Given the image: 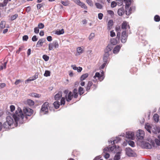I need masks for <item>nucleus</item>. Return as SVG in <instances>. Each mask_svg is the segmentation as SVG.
I'll return each instance as SVG.
<instances>
[{
	"label": "nucleus",
	"mask_w": 160,
	"mask_h": 160,
	"mask_svg": "<svg viewBox=\"0 0 160 160\" xmlns=\"http://www.w3.org/2000/svg\"><path fill=\"white\" fill-rule=\"evenodd\" d=\"M126 137L129 139L133 140L134 138V135L133 132H126Z\"/></svg>",
	"instance_id": "10"
},
{
	"label": "nucleus",
	"mask_w": 160,
	"mask_h": 160,
	"mask_svg": "<svg viewBox=\"0 0 160 160\" xmlns=\"http://www.w3.org/2000/svg\"><path fill=\"white\" fill-rule=\"evenodd\" d=\"M78 92L80 95H81L84 93V91L82 88L80 87L79 88Z\"/></svg>",
	"instance_id": "36"
},
{
	"label": "nucleus",
	"mask_w": 160,
	"mask_h": 160,
	"mask_svg": "<svg viewBox=\"0 0 160 160\" xmlns=\"http://www.w3.org/2000/svg\"><path fill=\"white\" fill-rule=\"evenodd\" d=\"M28 38V36L27 35H24L23 36L22 39L23 41H27Z\"/></svg>",
	"instance_id": "61"
},
{
	"label": "nucleus",
	"mask_w": 160,
	"mask_h": 160,
	"mask_svg": "<svg viewBox=\"0 0 160 160\" xmlns=\"http://www.w3.org/2000/svg\"><path fill=\"white\" fill-rule=\"evenodd\" d=\"M103 17V14L102 13H100L98 14V18L100 20H101L102 19Z\"/></svg>",
	"instance_id": "54"
},
{
	"label": "nucleus",
	"mask_w": 160,
	"mask_h": 160,
	"mask_svg": "<svg viewBox=\"0 0 160 160\" xmlns=\"http://www.w3.org/2000/svg\"><path fill=\"white\" fill-rule=\"evenodd\" d=\"M22 82V80L20 79H17L15 82L14 84L16 85H17L19 84L20 82Z\"/></svg>",
	"instance_id": "62"
},
{
	"label": "nucleus",
	"mask_w": 160,
	"mask_h": 160,
	"mask_svg": "<svg viewBox=\"0 0 160 160\" xmlns=\"http://www.w3.org/2000/svg\"><path fill=\"white\" fill-rule=\"evenodd\" d=\"M38 39V38H37V36L36 35L34 36L32 38V40L34 42L36 41Z\"/></svg>",
	"instance_id": "63"
},
{
	"label": "nucleus",
	"mask_w": 160,
	"mask_h": 160,
	"mask_svg": "<svg viewBox=\"0 0 160 160\" xmlns=\"http://www.w3.org/2000/svg\"><path fill=\"white\" fill-rule=\"evenodd\" d=\"M111 152V151H110V150H109V148H108V147H105L103 149V153H105V152Z\"/></svg>",
	"instance_id": "44"
},
{
	"label": "nucleus",
	"mask_w": 160,
	"mask_h": 160,
	"mask_svg": "<svg viewBox=\"0 0 160 160\" xmlns=\"http://www.w3.org/2000/svg\"><path fill=\"white\" fill-rule=\"evenodd\" d=\"M92 85V82L91 81H89L86 87V90L88 91L90 89Z\"/></svg>",
	"instance_id": "25"
},
{
	"label": "nucleus",
	"mask_w": 160,
	"mask_h": 160,
	"mask_svg": "<svg viewBox=\"0 0 160 160\" xmlns=\"http://www.w3.org/2000/svg\"><path fill=\"white\" fill-rule=\"evenodd\" d=\"M59 47V44L57 41H54L52 43L49 44V50L53 49H56Z\"/></svg>",
	"instance_id": "4"
},
{
	"label": "nucleus",
	"mask_w": 160,
	"mask_h": 160,
	"mask_svg": "<svg viewBox=\"0 0 160 160\" xmlns=\"http://www.w3.org/2000/svg\"><path fill=\"white\" fill-rule=\"evenodd\" d=\"M62 92H59L58 93L56 94L54 96L55 100L56 101L59 100L62 97Z\"/></svg>",
	"instance_id": "14"
},
{
	"label": "nucleus",
	"mask_w": 160,
	"mask_h": 160,
	"mask_svg": "<svg viewBox=\"0 0 160 160\" xmlns=\"http://www.w3.org/2000/svg\"><path fill=\"white\" fill-rule=\"evenodd\" d=\"M10 111L11 112H13L15 109V107L14 106L12 105L10 106Z\"/></svg>",
	"instance_id": "60"
},
{
	"label": "nucleus",
	"mask_w": 160,
	"mask_h": 160,
	"mask_svg": "<svg viewBox=\"0 0 160 160\" xmlns=\"http://www.w3.org/2000/svg\"><path fill=\"white\" fill-rule=\"evenodd\" d=\"M117 5V3L114 1L112 2L111 3V7L112 8H114Z\"/></svg>",
	"instance_id": "53"
},
{
	"label": "nucleus",
	"mask_w": 160,
	"mask_h": 160,
	"mask_svg": "<svg viewBox=\"0 0 160 160\" xmlns=\"http://www.w3.org/2000/svg\"><path fill=\"white\" fill-rule=\"evenodd\" d=\"M73 97L75 98H77L78 96V93L77 92V90L76 88H75L73 91Z\"/></svg>",
	"instance_id": "30"
},
{
	"label": "nucleus",
	"mask_w": 160,
	"mask_h": 160,
	"mask_svg": "<svg viewBox=\"0 0 160 160\" xmlns=\"http://www.w3.org/2000/svg\"><path fill=\"white\" fill-rule=\"evenodd\" d=\"M104 63L101 65V66L100 67V68L102 69H103L105 67L106 64L108 63V62H103Z\"/></svg>",
	"instance_id": "56"
},
{
	"label": "nucleus",
	"mask_w": 160,
	"mask_h": 160,
	"mask_svg": "<svg viewBox=\"0 0 160 160\" xmlns=\"http://www.w3.org/2000/svg\"><path fill=\"white\" fill-rule=\"evenodd\" d=\"M18 17V15L17 14H15L13 15L11 17V19L12 20H13L16 18Z\"/></svg>",
	"instance_id": "49"
},
{
	"label": "nucleus",
	"mask_w": 160,
	"mask_h": 160,
	"mask_svg": "<svg viewBox=\"0 0 160 160\" xmlns=\"http://www.w3.org/2000/svg\"><path fill=\"white\" fill-rule=\"evenodd\" d=\"M49 106V103L48 102H44L42 105L41 110L42 112H45V114H47L48 112V107Z\"/></svg>",
	"instance_id": "6"
},
{
	"label": "nucleus",
	"mask_w": 160,
	"mask_h": 160,
	"mask_svg": "<svg viewBox=\"0 0 160 160\" xmlns=\"http://www.w3.org/2000/svg\"><path fill=\"white\" fill-rule=\"evenodd\" d=\"M118 42H119V41H118V40H117V39L112 38L111 40V44L113 45L116 44L118 43Z\"/></svg>",
	"instance_id": "28"
},
{
	"label": "nucleus",
	"mask_w": 160,
	"mask_h": 160,
	"mask_svg": "<svg viewBox=\"0 0 160 160\" xmlns=\"http://www.w3.org/2000/svg\"><path fill=\"white\" fill-rule=\"evenodd\" d=\"M5 21H2L1 22L0 26L2 28H4L5 27Z\"/></svg>",
	"instance_id": "40"
},
{
	"label": "nucleus",
	"mask_w": 160,
	"mask_h": 160,
	"mask_svg": "<svg viewBox=\"0 0 160 160\" xmlns=\"http://www.w3.org/2000/svg\"><path fill=\"white\" fill-rule=\"evenodd\" d=\"M31 96L32 97H34L35 98H39L41 97V95L34 93H31Z\"/></svg>",
	"instance_id": "35"
},
{
	"label": "nucleus",
	"mask_w": 160,
	"mask_h": 160,
	"mask_svg": "<svg viewBox=\"0 0 160 160\" xmlns=\"http://www.w3.org/2000/svg\"><path fill=\"white\" fill-rule=\"evenodd\" d=\"M95 36V34L94 33H91L89 36V39L91 40Z\"/></svg>",
	"instance_id": "58"
},
{
	"label": "nucleus",
	"mask_w": 160,
	"mask_h": 160,
	"mask_svg": "<svg viewBox=\"0 0 160 160\" xmlns=\"http://www.w3.org/2000/svg\"><path fill=\"white\" fill-rule=\"evenodd\" d=\"M113 24V22L112 20H110L109 21L107 24V28L110 30L111 29L112 26Z\"/></svg>",
	"instance_id": "16"
},
{
	"label": "nucleus",
	"mask_w": 160,
	"mask_h": 160,
	"mask_svg": "<svg viewBox=\"0 0 160 160\" xmlns=\"http://www.w3.org/2000/svg\"><path fill=\"white\" fill-rule=\"evenodd\" d=\"M86 2L90 6L93 5V2L91 0H86Z\"/></svg>",
	"instance_id": "50"
},
{
	"label": "nucleus",
	"mask_w": 160,
	"mask_h": 160,
	"mask_svg": "<svg viewBox=\"0 0 160 160\" xmlns=\"http://www.w3.org/2000/svg\"><path fill=\"white\" fill-rule=\"evenodd\" d=\"M76 52H74V53L76 56H78L80 55L83 52V51H75Z\"/></svg>",
	"instance_id": "42"
},
{
	"label": "nucleus",
	"mask_w": 160,
	"mask_h": 160,
	"mask_svg": "<svg viewBox=\"0 0 160 160\" xmlns=\"http://www.w3.org/2000/svg\"><path fill=\"white\" fill-rule=\"evenodd\" d=\"M121 140V138L118 137H116L115 138H112V140L108 141V142L109 144H114L115 143H118Z\"/></svg>",
	"instance_id": "9"
},
{
	"label": "nucleus",
	"mask_w": 160,
	"mask_h": 160,
	"mask_svg": "<svg viewBox=\"0 0 160 160\" xmlns=\"http://www.w3.org/2000/svg\"><path fill=\"white\" fill-rule=\"evenodd\" d=\"M125 12L124 9L123 8H121L118 9V13L119 16H122Z\"/></svg>",
	"instance_id": "20"
},
{
	"label": "nucleus",
	"mask_w": 160,
	"mask_h": 160,
	"mask_svg": "<svg viewBox=\"0 0 160 160\" xmlns=\"http://www.w3.org/2000/svg\"><path fill=\"white\" fill-rule=\"evenodd\" d=\"M121 46L120 45L116 46L114 48L113 50H120L121 49Z\"/></svg>",
	"instance_id": "52"
},
{
	"label": "nucleus",
	"mask_w": 160,
	"mask_h": 160,
	"mask_svg": "<svg viewBox=\"0 0 160 160\" xmlns=\"http://www.w3.org/2000/svg\"><path fill=\"white\" fill-rule=\"evenodd\" d=\"M127 27H128L129 28H130V26L129 25H128L127 22L124 21L122 24V29H126Z\"/></svg>",
	"instance_id": "21"
},
{
	"label": "nucleus",
	"mask_w": 160,
	"mask_h": 160,
	"mask_svg": "<svg viewBox=\"0 0 160 160\" xmlns=\"http://www.w3.org/2000/svg\"><path fill=\"white\" fill-rule=\"evenodd\" d=\"M129 7L126 6V15H128L132 13V10L134 11L135 10V6L132 7V8H129Z\"/></svg>",
	"instance_id": "12"
},
{
	"label": "nucleus",
	"mask_w": 160,
	"mask_h": 160,
	"mask_svg": "<svg viewBox=\"0 0 160 160\" xmlns=\"http://www.w3.org/2000/svg\"><path fill=\"white\" fill-rule=\"evenodd\" d=\"M97 77L98 78V79L100 81H102L104 78L103 75L102 74H100V73L98 72L96 73L95 75L94 76L93 78L95 79Z\"/></svg>",
	"instance_id": "11"
},
{
	"label": "nucleus",
	"mask_w": 160,
	"mask_h": 160,
	"mask_svg": "<svg viewBox=\"0 0 160 160\" xmlns=\"http://www.w3.org/2000/svg\"><path fill=\"white\" fill-rule=\"evenodd\" d=\"M50 75V72L49 71H46L44 74V75L45 77L49 76Z\"/></svg>",
	"instance_id": "43"
},
{
	"label": "nucleus",
	"mask_w": 160,
	"mask_h": 160,
	"mask_svg": "<svg viewBox=\"0 0 160 160\" xmlns=\"http://www.w3.org/2000/svg\"><path fill=\"white\" fill-rule=\"evenodd\" d=\"M153 118L155 121L156 122H158L159 121V116L157 114H155L153 116Z\"/></svg>",
	"instance_id": "34"
},
{
	"label": "nucleus",
	"mask_w": 160,
	"mask_h": 160,
	"mask_svg": "<svg viewBox=\"0 0 160 160\" xmlns=\"http://www.w3.org/2000/svg\"><path fill=\"white\" fill-rule=\"evenodd\" d=\"M144 136V131L142 130H139L136 132V136L138 140H142Z\"/></svg>",
	"instance_id": "3"
},
{
	"label": "nucleus",
	"mask_w": 160,
	"mask_h": 160,
	"mask_svg": "<svg viewBox=\"0 0 160 160\" xmlns=\"http://www.w3.org/2000/svg\"><path fill=\"white\" fill-rule=\"evenodd\" d=\"M126 1V6L129 7L130 5L133 2V0H124Z\"/></svg>",
	"instance_id": "24"
},
{
	"label": "nucleus",
	"mask_w": 160,
	"mask_h": 160,
	"mask_svg": "<svg viewBox=\"0 0 160 160\" xmlns=\"http://www.w3.org/2000/svg\"><path fill=\"white\" fill-rule=\"evenodd\" d=\"M42 58L46 61H48L49 59V57L46 55H43L42 56Z\"/></svg>",
	"instance_id": "46"
},
{
	"label": "nucleus",
	"mask_w": 160,
	"mask_h": 160,
	"mask_svg": "<svg viewBox=\"0 0 160 160\" xmlns=\"http://www.w3.org/2000/svg\"><path fill=\"white\" fill-rule=\"evenodd\" d=\"M121 153V151H119L117 152L116 154L114 156L113 160H119L120 159Z\"/></svg>",
	"instance_id": "17"
},
{
	"label": "nucleus",
	"mask_w": 160,
	"mask_h": 160,
	"mask_svg": "<svg viewBox=\"0 0 160 160\" xmlns=\"http://www.w3.org/2000/svg\"><path fill=\"white\" fill-rule=\"evenodd\" d=\"M108 51L105 52L103 55V62H108V57L109 55V51Z\"/></svg>",
	"instance_id": "13"
},
{
	"label": "nucleus",
	"mask_w": 160,
	"mask_h": 160,
	"mask_svg": "<svg viewBox=\"0 0 160 160\" xmlns=\"http://www.w3.org/2000/svg\"><path fill=\"white\" fill-rule=\"evenodd\" d=\"M108 13V14L111 15H113L114 14V12L111 10H109L107 11Z\"/></svg>",
	"instance_id": "64"
},
{
	"label": "nucleus",
	"mask_w": 160,
	"mask_h": 160,
	"mask_svg": "<svg viewBox=\"0 0 160 160\" xmlns=\"http://www.w3.org/2000/svg\"><path fill=\"white\" fill-rule=\"evenodd\" d=\"M27 102L28 105L29 106H32L34 104V102L33 100L30 99H27Z\"/></svg>",
	"instance_id": "27"
},
{
	"label": "nucleus",
	"mask_w": 160,
	"mask_h": 160,
	"mask_svg": "<svg viewBox=\"0 0 160 160\" xmlns=\"http://www.w3.org/2000/svg\"><path fill=\"white\" fill-rule=\"evenodd\" d=\"M53 104L55 108L56 109L59 108L60 105V102L58 101L54 102Z\"/></svg>",
	"instance_id": "29"
},
{
	"label": "nucleus",
	"mask_w": 160,
	"mask_h": 160,
	"mask_svg": "<svg viewBox=\"0 0 160 160\" xmlns=\"http://www.w3.org/2000/svg\"><path fill=\"white\" fill-rule=\"evenodd\" d=\"M33 110L28 107H24L23 108V112L21 108L18 107L15 113L13 114L12 117L14 118L16 127L17 126L18 122L22 124L23 122L24 118V114H25V117L26 119H28L27 116H31L33 113Z\"/></svg>",
	"instance_id": "1"
},
{
	"label": "nucleus",
	"mask_w": 160,
	"mask_h": 160,
	"mask_svg": "<svg viewBox=\"0 0 160 160\" xmlns=\"http://www.w3.org/2000/svg\"><path fill=\"white\" fill-rule=\"evenodd\" d=\"M95 5L96 7L98 9H100L102 8V5L99 3H95Z\"/></svg>",
	"instance_id": "45"
},
{
	"label": "nucleus",
	"mask_w": 160,
	"mask_h": 160,
	"mask_svg": "<svg viewBox=\"0 0 160 160\" xmlns=\"http://www.w3.org/2000/svg\"><path fill=\"white\" fill-rule=\"evenodd\" d=\"M88 76V74L87 73H85L82 75L80 78V80L81 81H82L85 80L86 78H87Z\"/></svg>",
	"instance_id": "26"
},
{
	"label": "nucleus",
	"mask_w": 160,
	"mask_h": 160,
	"mask_svg": "<svg viewBox=\"0 0 160 160\" xmlns=\"http://www.w3.org/2000/svg\"><path fill=\"white\" fill-rule=\"evenodd\" d=\"M154 20L156 22H158L160 21V17L158 15H156L154 17Z\"/></svg>",
	"instance_id": "38"
},
{
	"label": "nucleus",
	"mask_w": 160,
	"mask_h": 160,
	"mask_svg": "<svg viewBox=\"0 0 160 160\" xmlns=\"http://www.w3.org/2000/svg\"><path fill=\"white\" fill-rule=\"evenodd\" d=\"M121 33L120 32H118L117 33L116 39L119 41V39L120 37Z\"/></svg>",
	"instance_id": "59"
},
{
	"label": "nucleus",
	"mask_w": 160,
	"mask_h": 160,
	"mask_svg": "<svg viewBox=\"0 0 160 160\" xmlns=\"http://www.w3.org/2000/svg\"><path fill=\"white\" fill-rule=\"evenodd\" d=\"M151 131L154 134L160 133V128L156 125H153L152 126Z\"/></svg>",
	"instance_id": "8"
},
{
	"label": "nucleus",
	"mask_w": 160,
	"mask_h": 160,
	"mask_svg": "<svg viewBox=\"0 0 160 160\" xmlns=\"http://www.w3.org/2000/svg\"><path fill=\"white\" fill-rule=\"evenodd\" d=\"M44 27V25L42 23H39L38 25V28L39 29H42Z\"/></svg>",
	"instance_id": "41"
},
{
	"label": "nucleus",
	"mask_w": 160,
	"mask_h": 160,
	"mask_svg": "<svg viewBox=\"0 0 160 160\" xmlns=\"http://www.w3.org/2000/svg\"><path fill=\"white\" fill-rule=\"evenodd\" d=\"M64 33V30L63 29L61 30L56 31L55 32V34L57 35H60Z\"/></svg>",
	"instance_id": "32"
},
{
	"label": "nucleus",
	"mask_w": 160,
	"mask_h": 160,
	"mask_svg": "<svg viewBox=\"0 0 160 160\" xmlns=\"http://www.w3.org/2000/svg\"><path fill=\"white\" fill-rule=\"evenodd\" d=\"M128 144L132 147H134V142L131 141H129L128 142Z\"/></svg>",
	"instance_id": "47"
},
{
	"label": "nucleus",
	"mask_w": 160,
	"mask_h": 160,
	"mask_svg": "<svg viewBox=\"0 0 160 160\" xmlns=\"http://www.w3.org/2000/svg\"><path fill=\"white\" fill-rule=\"evenodd\" d=\"M74 2L78 5L80 6L82 8L84 9L87 10L88 7L85 4L81 2L80 0H74Z\"/></svg>",
	"instance_id": "5"
},
{
	"label": "nucleus",
	"mask_w": 160,
	"mask_h": 160,
	"mask_svg": "<svg viewBox=\"0 0 160 160\" xmlns=\"http://www.w3.org/2000/svg\"><path fill=\"white\" fill-rule=\"evenodd\" d=\"M126 154L129 157H135L136 154L130 148H126L125 149Z\"/></svg>",
	"instance_id": "2"
},
{
	"label": "nucleus",
	"mask_w": 160,
	"mask_h": 160,
	"mask_svg": "<svg viewBox=\"0 0 160 160\" xmlns=\"http://www.w3.org/2000/svg\"><path fill=\"white\" fill-rule=\"evenodd\" d=\"M117 149L116 146L115 145L109 147V150L111 151V152L113 151L114 152H115V151Z\"/></svg>",
	"instance_id": "33"
},
{
	"label": "nucleus",
	"mask_w": 160,
	"mask_h": 160,
	"mask_svg": "<svg viewBox=\"0 0 160 160\" xmlns=\"http://www.w3.org/2000/svg\"><path fill=\"white\" fill-rule=\"evenodd\" d=\"M145 128L147 130L148 132L150 133H151V129L152 127L148 123H147L145 126Z\"/></svg>",
	"instance_id": "22"
},
{
	"label": "nucleus",
	"mask_w": 160,
	"mask_h": 160,
	"mask_svg": "<svg viewBox=\"0 0 160 160\" xmlns=\"http://www.w3.org/2000/svg\"><path fill=\"white\" fill-rule=\"evenodd\" d=\"M128 35L126 34V32L125 31H123L122 33V35L121 36V41L122 43H125L126 42Z\"/></svg>",
	"instance_id": "7"
},
{
	"label": "nucleus",
	"mask_w": 160,
	"mask_h": 160,
	"mask_svg": "<svg viewBox=\"0 0 160 160\" xmlns=\"http://www.w3.org/2000/svg\"><path fill=\"white\" fill-rule=\"evenodd\" d=\"M73 94H72V92H70L68 94V98H66V101L67 102H69L72 100Z\"/></svg>",
	"instance_id": "23"
},
{
	"label": "nucleus",
	"mask_w": 160,
	"mask_h": 160,
	"mask_svg": "<svg viewBox=\"0 0 160 160\" xmlns=\"http://www.w3.org/2000/svg\"><path fill=\"white\" fill-rule=\"evenodd\" d=\"M44 41L45 40L44 39H39L37 43L36 46L39 47L42 46Z\"/></svg>",
	"instance_id": "18"
},
{
	"label": "nucleus",
	"mask_w": 160,
	"mask_h": 160,
	"mask_svg": "<svg viewBox=\"0 0 160 160\" xmlns=\"http://www.w3.org/2000/svg\"><path fill=\"white\" fill-rule=\"evenodd\" d=\"M65 99L64 97H62L61 100V105H64L65 103Z\"/></svg>",
	"instance_id": "48"
},
{
	"label": "nucleus",
	"mask_w": 160,
	"mask_h": 160,
	"mask_svg": "<svg viewBox=\"0 0 160 160\" xmlns=\"http://www.w3.org/2000/svg\"><path fill=\"white\" fill-rule=\"evenodd\" d=\"M155 142L157 145H160V140L158 139H155Z\"/></svg>",
	"instance_id": "51"
},
{
	"label": "nucleus",
	"mask_w": 160,
	"mask_h": 160,
	"mask_svg": "<svg viewBox=\"0 0 160 160\" xmlns=\"http://www.w3.org/2000/svg\"><path fill=\"white\" fill-rule=\"evenodd\" d=\"M38 73H36L35 75L32 77H30L31 78V80L33 81L38 78Z\"/></svg>",
	"instance_id": "39"
},
{
	"label": "nucleus",
	"mask_w": 160,
	"mask_h": 160,
	"mask_svg": "<svg viewBox=\"0 0 160 160\" xmlns=\"http://www.w3.org/2000/svg\"><path fill=\"white\" fill-rule=\"evenodd\" d=\"M113 48V45L111 44L108 45L106 47L107 50H112Z\"/></svg>",
	"instance_id": "37"
},
{
	"label": "nucleus",
	"mask_w": 160,
	"mask_h": 160,
	"mask_svg": "<svg viewBox=\"0 0 160 160\" xmlns=\"http://www.w3.org/2000/svg\"><path fill=\"white\" fill-rule=\"evenodd\" d=\"M11 125H9V123H8L6 121L3 124V125H2V127H3L5 129H9L10 128Z\"/></svg>",
	"instance_id": "19"
},
{
	"label": "nucleus",
	"mask_w": 160,
	"mask_h": 160,
	"mask_svg": "<svg viewBox=\"0 0 160 160\" xmlns=\"http://www.w3.org/2000/svg\"><path fill=\"white\" fill-rule=\"evenodd\" d=\"M39 29L38 27L35 28H34V32L36 34L38 33L39 32Z\"/></svg>",
	"instance_id": "57"
},
{
	"label": "nucleus",
	"mask_w": 160,
	"mask_h": 160,
	"mask_svg": "<svg viewBox=\"0 0 160 160\" xmlns=\"http://www.w3.org/2000/svg\"><path fill=\"white\" fill-rule=\"evenodd\" d=\"M144 147L145 148L148 149H151L152 148V146L150 143L148 142H146L145 143Z\"/></svg>",
	"instance_id": "31"
},
{
	"label": "nucleus",
	"mask_w": 160,
	"mask_h": 160,
	"mask_svg": "<svg viewBox=\"0 0 160 160\" xmlns=\"http://www.w3.org/2000/svg\"><path fill=\"white\" fill-rule=\"evenodd\" d=\"M104 153L105 154L104 155V156L105 158L107 159L109 158L110 155L109 153L107 152H105V153Z\"/></svg>",
	"instance_id": "55"
},
{
	"label": "nucleus",
	"mask_w": 160,
	"mask_h": 160,
	"mask_svg": "<svg viewBox=\"0 0 160 160\" xmlns=\"http://www.w3.org/2000/svg\"><path fill=\"white\" fill-rule=\"evenodd\" d=\"M6 121L10 125H11L13 123V118L9 116H8L6 118Z\"/></svg>",
	"instance_id": "15"
}]
</instances>
